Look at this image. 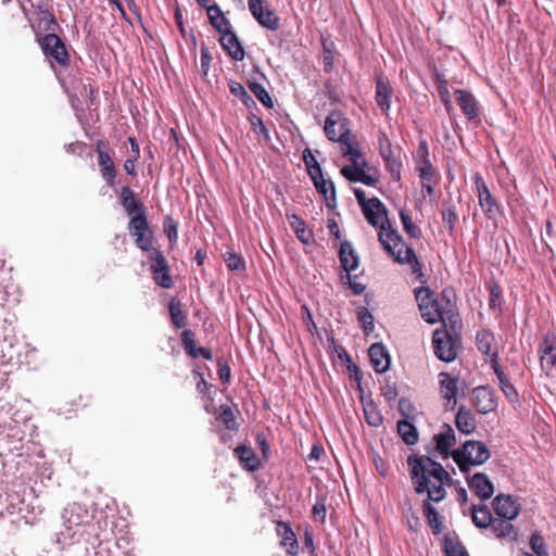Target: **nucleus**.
Instances as JSON below:
<instances>
[{
  "instance_id": "obj_3",
  "label": "nucleus",
  "mask_w": 556,
  "mask_h": 556,
  "mask_svg": "<svg viewBox=\"0 0 556 556\" xmlns=\"http://www.w3.org/2000/svg\"><path fill=\"white\" fill-rule=\"evenodd\" d=\"M415 295L418 302L421 317L429 324L442 321L445 327L448 325L452 329L457 324L456 306L444 291L440 299H432V292L429 288L415 289Z\"/></svg>"
},
{
  "instance_id": "obj_57",
  "label": "nucleus",
  "mask_w": 556,
  "mask_h": 556,
  "mask_svg": "<svg viewBox=\"0 0 556 556\" xmlns=\"http://www.w3.org/2000/svg\"><path fill=\"white\" fill-rule=\"evenodd\" d=\"M446 555L447 556H467V553L463 548L451 544V545H446Z\"/></svg>"
},
{
  "instance_id": "obj_4",
  "label": "nucleus",
  "mask_w": 556,
  "mask_h": 556,
  "mask_svg": "<svg viewBox=\"0 0 556 556\" xmlns=\"http://www.w3.org/2000/svg\"><path fill=\"white\" fill-rule=\"evenodd\" d=\"M491 454L489 448L481 441H466L462 448L452 452V457L462 471H467L470 466L484 464Z\"/></svg>"
},
{
  "instance_id": "obj_63",
  "label": "nucleus",
  "mask_w": 556,
  "mask_h": 556,
  "mask_svg": "<svg viewBox=\"0 0 556 556\" xmlns=\"http://www.w3.org/2000/svg\"><path fill=\"white\" fill-rule=\"evenodd\" d=\"M287 547V553L290 555V556H298L299 555V543L298 541H293L291 543L288 544Z\"/></svg>"
},
{
  "instance_id": "obj_17",
  "label": "nucleus",
  "mask_w": 556,
  "mask_h": 556,
  "mask_svg": "<svg viewBox=\"0 0 556 556\" xmlns=\"http://www.w3.org/2000/svg\"><path fill=\"white\" fill-rule=\"evenodd\" d=\"M119 203L125 212L130 216H146V208L142 202L136 199L134 191L130 187L125 186L119 193Z\"/></svg>"
},
{
  "instance_id": "obj_6",
  "label": "nucleus",
  "mask_w": 556,
  "mask_h": 556,
  "mask_svg": "<svg viewBox=\"0 0 556 556\" xmlns=\"http://www.w3.org/2000/svg\"><path fill=\"white\" fill-rule=\"evenodd\" d=\"M540 366L547 377H554L553 370L556 367V334L546 333L538 349Z\"/></svg>"
},
{
  "instance_id": "obj_11",
  "label": "nucleus",
  "mask_w": 556,
  "mask_h": 556,
  "mask_svg": "<svg viewBox=\"0 0 556 556\" xmlns=\"http://www.w3.org/2000/svg\"><path fill=\"white\" fill-rule=\"evenodd\" d=\"M363 213L370 225L382 227L389 223L388 212L383 203L378 198H371L363 208Z\"/></svg>"
},
{
  "instance_id": "obj_38",
  "label": "nucleus",
  "mask_w": 556,
  "mask_h": 556,
  "mask_svg": "<svg viewBox=\"0 0 556 556\" xmlns=\"http://www.w3.org/2000/svg\"><path fill=\"white\" fill-rule=\"evenodd\" d=\"M422 508L429 526L434 530L435 533H439L441 531V523L439 521V514L437 509L430 504V501H425Z\"/></svg>"
},
{
  "instance_id": "obj_24",
  "label": "nucleus",
  "mask_w": 556,
  "mask_h": 556,
  "mask_svg": "<svg viewBox=\"0 0 556 556\" xmlns=\"http://www.w3.org/2000/svg\"><path fill=\"white\" fill-rule=\"evenodd\" d=\"M478 350L491 357L493 365H496L497 345L494 336L489 331H481L477 334Z\"/></svg>"
},
{
  "instance_id": "obj_52",
  "label": "nucleus",
  "mask_w": 556,
  "mask_h": 556,
  "mask_svg": "<svg viewBox=\"0 0 556 556\" xmlns=\"http://www.w3.org/2000/svg\"><path fill=\"white\" fill-rule=\"evenodd\" d=\"M212 62V56L207 47H201V70L204 75L207 74Z\"/></svg>"
},
{
  "instance_id": "obj_23",
  "label": "nucleus",
  "mask_w": 556,
  "mask_h": 556,
  "mask_svg": "<svg viewBox=\"0 0 556 556\" xmlns=\"http://www.w3.org/2000/svg\"><path fill=\"white\" fill-rule=\"evenodd\" d=\"M311 178L314 181L316 189L324 195L327 204L330 206V202L334 201V186L332 181H328L323 177L320 167L311 169Z\"/></svg>"
},
{
  "instance_id": "obj_15",
  "label": "nucleus",
  "mask_w": 556,
  "mask_h": 556,
  "mask_svg": "<svg viewBox=\"0 0 556 556\" xmlns=\"http://www.w3.org/2000/svg\"><path fill=\"white\" fill-rule=\"evenodd\" d=\"M493 507L496 515L506 520L515 519L520 511V505L510 495L505 494H500L494 498Z\"/></svg>"
},
{
  "instance_id": "obj_51",
  "label": "nucleus",
  "mask_w": 556,
  "mask_h": 556,
  "mask_svg": "<svg viewBox=\"0 0 556 556\" xmlns=\"http://www.w3.org/2000/svg\"><path fill=\"white\" fill-rule=\"evenodd\" d=\"M313 517L316 521L324 522L326 520V505L324 501H318L313 506Z\"/></svg>"
},
{
  "instance_id": "obj_16",
  "label": "nucleus",
  "mask_w": 556,
  "mask_h": 556,
  "mask_svg": "<svg viewBox=\"0 0 556 556\" xmlns=\"http://www.w3.org/2000/svg\"><path fill=\"white\" fill-rule=\"evenodd\" d=\"M471 402L481 414H488L496 407V401L493 392L485 387L473 389Z\"/></svg>"
},
{
  "instance_id": "obj_1",
  "label": "nucleus",
  "mask_w": 556,
  "mask_h": 556,
  "mask_svg": "<svg viewBox=\"0 0 556 556\" xmlns=\"http://www.w3.org/2000/svg\"><path fill=\"white\" fill-rule=\"evenodd\" d=\"M324 129L329 140L341 143L342 154L351 162V165L341 168V174L350 181L374 186L378 181V173L368 167L358 142L348 128L346 119L339 112H332L327 117Z\"/></svg>"
},
{
  "instance_id": "obj_54",
  "label": "nucleus",
  "mask_w": 556,
  "mask_h": 556,
  "mask_svg": "<svg viewBox=\"0 0 556 556\" xmlns=\"http://www.w3.org/2000/svg\"><path fill=\"white\" fill-rule=\"evenodd\" d=\"M457 220V215L454 208H447L443 212V222L448 225V228L452 229L455 222Z\"/></svg>"
},
{
  "instance_id": "obj_29",
  "label": "nucleus",
  "mask_w": 556,
  "mask_h": 556,
  "mask_svg": "<svg viewBox=\"0 0 556 556\" xmlns=\"http://www.w3.org/2000/svg\"><path fill=\"white\" fill-rule=\"evenodd\" d=\"M455 424L457 429L464 434H470L477 428L473 415L469 409H467L464 406L459 407L458 413L456 415Z\"/></svg>"
},
{
  "instance_id": "obj_36",
  "label": "nucleus",
  "mask_w": 556,
  "mask_h": 556,
  "mask_svg": "<svg viewBox=\"0 0 556 556\" xmlns=\"http://www.w3.org/2000/svg\"><path fill=\"white\" fill-rule=\"evenodd\" d=\"M169 314L173 324L177 328H184L187 325V317L181 309V304L179 301L172 299L169 302Z\"/></svg>"
},
{
  "instance_id": "obj_26",
  "label": "nucleus",
  "mask_w": 556,
  "mask_h": 556,
  "mask_svg": "<svg viewBox=\"0 0 556 556\" xmlns=\"http://www.w3.org/2000/svg\"><path fill=\"white\" fill-rule=\"evenodd\" d=\"M390 254L395 258L396 262L401 264H410L414 274L420 273L421 266L415 255V252L404 242L403 249L399 245L394 249V251H391Z\"/></svg>"
},
{
  "instance_id": "obj_22",
  "label": "nucleus",
  "mask_w": 556,
  "mask_h": 556,
  "mask_svg": "<svg viewBox=\"0 0 556 556\" xmlns=\"http://www.w3.org/2000/svg\"><path fill=\"white\" fill-rule=\"evenodd\" d=\"M455 96L463 113L469 119H475L479 116L478 102L470 92L459 89L455 91Z\"/></svg>"
},
{
  "instance_id": "obj_37",
  "label": "nucleus",
  "mask_w": 556,
  "mask_h": 556,
  "mask_svg": "<svg viewBox=\"0 0 556 556\" xmlns=\"http://www.w3.org/2000/svg\"><path fill=\"white\" fill-rule=\"evenodd\" d=\"M494 372L498 380V384L503 391V393L510 400L514 401L517 393L514 386L509 382L505 374L497 367V365H493Z\"/></svg>"
},
{
  "instance_id": "obj_40",
  "label": "nucleus",
  "mask_w": 556,
  "mask_h": 556,
  "mask_svg": "<svg viewBox=\"0 0 556 556\" xmlns=\"http://www.w3.org/2000/svg\"><path fill=\"white\" fill-rule=\"evenodd\" d=\"M364 414L368 425L379 427L382 424V416L374 403L370 402L364 405Z\"/></svg>"
},
{
  "instance_id": "obj_61",
  "label": "nucleus",
  "mask_w": 556,
  "mask_h": 556,
  "mask_svg": "<svg viewBox=\"0 0 556 556\" xmlns=\"http://www.w3.org/2000/svg\"><path fill=\"white\" fill-rule=\"evenodd\" d=\"M254 118L257 121V132L258 135H263L264 139L267 141L269 139V134L265 125L263 124L262 119L257 116H254Z\"/></svg>"
},
{
  "instance_id": "obj_64",
  "label": "nucleus",
  "mask_w": 556,
  "mask_h": 556,
  "mask_svg": "<svg viewBox=\"0 0 556 556\" xmlns=\"http://www.w3.org/2000/svg\"><path fill=\"white\" fill-rule=\"evenodd\" d=\"M135 161L136 159H127L124 163V168L127 174L135 175Z\"/></svg>"
},
{
  "instance_id": "obj_50",
  "label": "nucleus",
  "mask_w": 556,
  "mask_h": 556,
  "mask_svg": "<svg viewBox=\"0 0 556 556\" xmlns=\"http://www.w3.org/2000/svg\"><path fill=\"white\" fill-rule=\"evenodd\" d=\"M379 147L381 155L388 160L391 155V143L387 135L383 132H380L379 135Z\"/></svg>"
},
{
  "instance_id": "obj_18",
  "label": "nucleus",
  "mask_w": 556,
  "mask_h": 556,
  "mask_svg": "<svg viewBox=\"0 0 556 556\" xmlns=\"http://www.w3.org/2000/svg\"><path fill=\"white\" fill-rule=\"evenodd\" d=\"M153 279L155 282L163 288H170L173 285L172 278L168 275V266L165 257L157 251H155L154 263L151 266Z\"/></svg>"
},
{
  "instance_id": "obj_28",
  "label": "nucleus",
  "mask_w": 556,
  "mask_h": 556,
  "mask_svg": "<svg viewBox=\"0 0 556 556\" xmlns=\"http://www.w3.org/2000/svg\"><path fill=\"white\" fill-rule=\"evenodd\" d=\"M235 455L239 459L240 464L248 470L254 471L260 466V459L255 455L252 448L245 445H239L235 450Z\"/></svg>"
},
{
  "instance_id": "obj_47",
  "label": "nucleus",
  "mask_w": 556,
  "mask_h": 556,
  "mask_svg": "<svg viewBox=\"0 0 556 556\" xmlns=\"http://www.w3.org/2000/svg\"><path fill=\"white\" fill-rule=\"evenodd\" d=\"M530 545H531L532 551L538 556H546L547 555L543 538L540 534H538V533L532 534L531 540H530Z\"/></svg>"
},
{
  "instance_id": "obj_32",
  "label": "nucleus",
  "mask_w": 556,
  "mask_h": 556,
  "mask_svg": "<svg viewBox=\"0 0 556 556\" xmlns=\"http://www.w3.org/2000/svg\"><path fill=\"white\" fill-rule=\"evenodd\" d=\"M340 261L342 263V267L346 271H352L358 266V257L355 254L351 243L343 242L340 248Z\"/></svg>"
},
{
  "instance_id": "obj_56",
  "label": "nucleus",
  "mask_w": 556,
  "mask_h": 556,
  "mask_svg": "<svg viewBox=\"0 0 556 556\" xmlns=\"http://www.w3.org/2000/svg\"><path fill=\"white\" fill-rule=\"evenodd\" d=\"M491 292V299H490V305L492 307H497L500 305L498 299L501 295V289L498 286H493L490 290Z\"/></svg>"
},
{
  "instance_id": "obj_20",
  "label": "nucleus",
  "mask_w": 556,
  "mask_h": 556,
  "mask_svg": "<svg viewBox=\"0 0 556 556\" xmlns=\"http://www.w3.org/2000/svg\"><path fill=\"white\" fill-rule=\"evenodd\" d=\"M370 362L379 374L386 372L390 367V356L382 343H374L368 351Z\"/></svg>"
},
{
  "instance_id": "obj_33",
  "label": "nucleus",
  "mask_w": 556,
  "mask_h": 556,
  "mask_svg": "<svg viewBox=\"0 0 556 556\" xmlns=\"http://www.w3.org/2000/svg\"><path fill=\"white\" fill-rule=\"evenodd\" d=\"M471 518L478 528H488L493 521L491 511L485 505L473 506Z\"/></svg>"
},
{
  "instance_id": "obj_49",
  "label": "nucleus",
  "mask_w": 556,
  "mask_h": 556,
  "mask_svg": "<svg viewBox=\"0 0 556 556\" xmlns=\"http://www.w3.org/2000/svg\"><path fill=\"white\" fill-rule=\"evenodd\" d=\"M421 180H432L434 169L428 160H424L421 165L418 166Z\"/></svg>"
},
{
  "instance_id": "obj_39",
  "label": "nucleus",
  "mask_w": 556,
  "mask_h": 556,
  "mask_svg": "<svg viewBox=\"0 0 556 556\" xmlns=\"http://www.w3.org/2000/svg\"><path fill=\"white\" fill-rule=\"evenodd\" d=\"M508 521L509 520L492 521V529L497 538H508L515 535L514 526Z\"/></svg>"
},
{
  "instance_id": "obj_31",
  "label": "nucleus",
  "mask_w": 556,
  "mask_h": 556,
  "mask_svg": "<svg viewBox=\"0 0 556 556\" xmlns=\"http://www.w3.org/2000/svg\"><path fill=\"white\" fill-rule=\"evenodd\" d=\"M392 96V89L382 77H378L376 86V101L380 109L387 112L390 109V99Z\"/></svg>"
},
{
  "instance_id": "obj_2",
  "label": "nucleus",
  "mask_w": 556,
  "mask_h": 556,
  "mask_svg": "<svg viewBox=\"0 0 556 556\" xmlns=\"http://www.w3.org/2000/svg\"><path fill=\"white\" fill-rule=\"evenodd\" d=\"M412 481L416 493L427 492L426 501L441 502L446 496L445 483L450 480L448 472L441 464L430 457H409Z\"/></svg>"
},
{
  "instance_id": "obj_9",
  "label": "nucleus",
  "mask_w": 556,
  "mask_h": 556,
  "mask_svg": "<svg viewBox=\"0 0 556 556\" xmlns=\"http://www.w3.org/2000/svg\"><path fill=\"white\" fill-rule=\"evenodd\" d=\"M62 518L66 530L73 531V533H68V536H73L76 533L75 529L81 527L86 522L88 511L81 505L73 503L64 508Z\"/></svg>"
},
{
  "instance_id": "obj_45",
  "label": "nucleus",
  "mask_w": 556,
  "mask_h": 556,
  "mask_svg": "<svg viewBox=\"0 0 556 556\" xmlns=\"http://www.w3.org/2000/svg\"><path fill=\"white\" fill-rule=\"evenodd\" d=\"M357 317L366 332L374 330V317L366 307H358Z\"/></svg>"
},
{
  "instance_id": "obj_13",
  "label": "nucleus",
  "mask_w": 556,
  "mask_h": 556,
  "mask_svg": "<svg viewBox=\"0 0 556 556\" xmlns=\"http://www.w3.org/2000/svg\"><path fill=\"white\" fill-rule=\"evenodd\" d=\"M440 391L443 399L446 401L445 407L454 409L456 406V396L459 390V380L456 377H452L447 372H441L439 375Z\"/></svg>"
},
{
  "instance_id": "obj_44",
  "label": "nucleus",
  "mask_w": 556,
  "mask_h": 556,
  "mask_svg": "<svg viewBox=\"0 0 556 556\" xmlns=\"http://www.w3.org/2000/svg\"><path fill=\"white\" fill-rule=\"evenodd\" d=\"M230 91L233 96L239 98L247 106L254 103L253 98L248 93L245 88L239 83H231Z\"/></svg>"
},
{
  "instance_id": "obj_21",
  "label": "nucleus",
  "mask_w": 556,
  "mask_h": 556,
  "mask_svg": "<svg viewBox=\"0 0 556 556\" xmlns=\"http://www.w3.org/2000/svg\"><path fill=\"white\" fill-rule=\"evenodd\" d=\"M435 450L442 458L446 459L452 453L450 448L456 443V435L451 426L445 425L444 430L434 435Z\"/></svg>"
},
{
  "instance_id": "obj_58",
  "label": "nucleus",
  "mask_w": 556,
  "mask_h": 556,
  "mask_svg": "<svg viewBox=\"0 0 556 556\" xmlns=\"http://www.w3.org/2000/svg\"><path fill=\"white\" fill-rule=\"evenodd\" d=\"M219 379L226 383L230 379V367L228 365H222L218 369Z\"/></svg>"
},
{
  "instance_id": "obj_53",
  "label": "nucleus",
  "mask_w": 556,
  "mask_h": 556,
  "mask_svg": "<svg viewBox=\"0 0 556 556\" xmlns=\"http://www.w3.org/2000/svg\"><path fill=\"white\" fill-rule=\"evenodd\" d=\"M281 527L283 528L281 544H283L285 546H288L289 543L296 541L294 532L288 525L280 521V528Z\"/></svg>"
},
{
  "instance_id": "obj_62",
  "label": "nucleus",
  "mask_w": 556,
  "mask_h": 556,
  "mask_svg": "<svg viewBox=\"0 0 556 556\" xmlns=\"http://www.w3.org/2000/svg\"><path fill=\"white\" fill-rule=\"evenodd\" d=\"M165 230H166L169 241H174L177 239L178 233H177V226L175 224L169 225L168 227H166Z\"/></svg>"
},
{
  "instance_id": "obj_12",
  "label": "nucleus",
  "mask_w": 556,
  "mask_h": 556,
  "mask_svg": "<svg viewBox=\"0 0 556 556\" xmlns=\"http://www.w3.org/2000/svg\"><path fill=\"white\" fill-rule=\"evenodd\" d=\"M249 9L261 25L269 29H276L278 27V17L273 11L268 10L264 1L249 0Z\"/></svg>"
},
{
  "instance_id": "obj_43",
  "label": "nucleus",
  "mask_w": 556,
  "mask_h": 556,
  "mask_svg": "<svg viewBox=\"0 0 556 556\" xmlns=\"http://www.w3.org/2000/svg\"><path fill=\"white\" fill-rule=\"evenodd\" d=\"M217 419L225 425L227 429L236 428V417L232 409L228 406H222L220 413L217 416Z\"/></svg>"
},
{
  "instance_id": "obj_27",
  "label": "nucleus",
  "mask_w": 556,
  "mask_h": 556,
  "mask_svg": "<svg viewBox=\"0 0 556 556\" xmlns=\"http://www.w3.org/2000/svg\"><path fill=\"white\" fill-rule=\"evenodd\" d=\"M379 241L383 249L390 253L391 251H394L396 247L400 245V248L403 249V241L400 238V236L391 229L390 224L380 227L379 231Z\"/></svg>"
},
{
  "instance_id": "obj_60",
  "label": "nucleus",
  "mask_w": 556,
  "mask_h": 556,
  "mask_svg": "<svg viewBox=\"0 0 556 556\" xmlns=\"http://www.w3.org/2000/svg\"><path fill=\"white\" fill-rule=\"evenodd\" d=\"M354 194H355V198H356L358 204L362 206V210H363L366 206V203H368V200L365 197V192L362 189L356 188L354 190Z\"/></svg>"
},
{
  "instance_id": "obj_14",
  "label": "nucleus",
  "mask_w": 556,
  "mask_h": 556,
  "mask_svg": "<svg viewBox=\"0 0 556 556\" xmlns=\"http://www.w3.org/2000/svg\"><path fill=\"white\" fill-rule=\"evenodd\" d=\"M475 181L477 186L479 205L489 218H493L498 211L496 201L480 175H476Z\"/></svg>"
},
{
  "instance_id": "obj_25",
  "label": "nucleus",
  "mask_w": 556,
  "mask_h": 556,
  "mask_svg": "<svg viewBox=\"0 0 556 556\" xmlns=\"http://www.w3.org/2000/svg\"><path fill=\"white\" fill-rule=\"evenodd\" d=\"M220 43L233 60L241 61L244 58V50L230 29L222 34Z\"/></svg>"
},
{
  "instance_id": "obj_19",
  "label": "nucleus",
  "mask_w": 556,
  "mask_h": 556,
  "mask_svg": "<svg viewBox=\"0 0 556 556\" xmlns=\"http://www.w3.org/2000/svg\"><path fill=\"white\" fill-rule=\"evenodd\" d=\"M468 484L481 500H489L494 493L493 483L482 472H477L468 479Z\"/></svg>"
},
{
  "instance_id": "obj_7",
  "label": "nucleus",
  "mask_w": 556,
  "mask_h": 556,
  "mask_svg": "<svg viewBox=\"0 0 556 556\" xmlns=\"http://www.w3.org/2000/svg\"><path fill=\"white\" fill-rule=\"evenodd\" d=\"M130 233L135 237L136 245L142 251H149L152 248V235L149 229L147 216H132L128 224Z\"/></svg>"
},
{
  "instance_id": "obj_30",
  "label": "nucleus",
  "mask_w": 556,
  "mask_h": 556,
  "mask_svg": "<svg viewBox=\"0 0 556 556\" xmlns=\"http://www.w3.org/2000/svg\"><path fill=\"white\" fill-rule=\"evenodd\" d=\"M206 12L210 18L211 25L219 33L223 34L229 30V21L224 16L217 4L206 7Z\"/></svg>"
},
{
  "instance_id": "obj_46",
  "label": "nucleus",
  "mask_w": 556,
  "mask_h": 556,
  "mask_svg": "<svg viewBox=\"0 0 556 556\" xmlns=\"http://www.w3.org/2000/svg\"><path fill=\"white\" fill-rule=\"evenodd\" d=\"M400 216L405 231L410 237L418 238L420 229L413 223L412 218L404 211H401Z\"/></svg>"
},
{
  "instance_id": "obj_41",
  "label": "nucleus",
  "mask_w": 556,
  "mask_h": 556,
  "mask_svg": "<svg viewBox=\"0 0 556 556\" xmlns=\"http://www.w3.org/2000/svg\"><path fill=\"white\" fill-rule=\"evenodd\" d=\"M250 89L266 108H273L274 103L271 101V98L269 97L268 92L266 91L263 85L258 83H251Z\"/></svg>"
},
{
  "instance_id": "obj_5",
  "label": "nucleus",
  "mask_w": 556,
  "mask_h": 556,
  "mask_svg": "<svg viewBox=\"0 0 556 556\" xmlns=\"http://www.w3.org/2000/svg\"><path fill=\"white\" fill-rule=\"evenodd\" d=\"M434 354L443 362H452L456 358L457 341L444 330L437 329L432 338Z\"/></svg>"
},
{
  "instance_id": "obj_34",
  "label": "nucleus",
  "mask_w": 556,
  "mask_h": 556,
  "mask_svg": "<svg viewBox=\"0 0 556 556\" xmlns=\"http://www.w3.org/2000/svg\"><path fill=\"white\" fill-rule=\"evenodd\" d=\"M288 219L299 240L304 244H308L312 240V233L306 229L305 223L295 215L289 216Z\"/></svg>"
},
{
  "instance_id": "obj_42",
  "label": "nucleus",
  "mask_w": 556,
  "mask_h": 556,
  "mask_svg": "<svg viewBox=\"0 0 556 556\" xmlns=\"http://www.w3.org/2000/svg\"><path fill=\"white\" fill-rule=\"evenodd\" d=\"M225 263L231 270H243L245 268L244 260L235 252H227L225 254Z\"/></svg>"
},
{
  "instance_id": "obj_55",
  "label": "nucleus",
  "mask_w": 556,
  "mask_h": 556,
  "mask_svg": "<svg viewBox=\"0 0 556 556\" xmlns=\"http://www.w3.org/2000/svg\"><path fill=\"white\" fill-rule=\"evenodd\" d=\"M304 161L308 168V173L311 174V169H315L316 167H320L315 159V156L311 153V151L306 150L304 152Z\"/></svg>"
},
{
  "instance_id": "obj_48",
  "label": "nucleus",
  "mask_w": 556,
  "mask_h": 556,
  "mask_svg": "<svg viewBox=\"0 0 556 556\" xmlns=\"http://www.w3.org/2000/svg\"><path fill=\"white\" fill-rule=\"evenodd\" d=\"M182 341L186 352L194 358L199 357V353L195 352L197 348L194 344V340L192 339V334L189 330H185L182 332Z\"/></svg>"
},
{
  "instance_id": "obj_59",
  "label": "nucleus",
  "mask_w": 556,
  "mask_h": 556,
  "mask_svg": "<svg viewBox=\"0 0 556 556\" xmlns=\"http://www.w3.org/2000/svg\"><path fill=\"white\" fill-rule=\"evenodd\" d=\"M440 94L442 97V100H443L446 109L451 110L452 103H451L450 92H448L446 86H444V85L440 86Z\"/></svg>"
},
{
  "instance_id": "obj_10",
  "label": "nucleus",
  "mask_w": 556,
  "mask_h": 556,
  "mask_svg": "<svg viewBox=\"0 0 556 556\" xmlns=\"http://www.w3.org/2000/svg\"><path fill=\"white\" fill-rule=\"evenodd\" d=\"M98 163L100 166L101 175L110 187H114L116 169L114 162L106 151V143L102 140L97 142Z\"/></svg>"
},
{
  "instance_id": "obj_35",
  "label": "nucleus",
  "mask_w": 556,
  "mask_h": 556,
  "mask_svg": "<svg viewBox=\"0 0 556 556\" xmlns=\"http://www.w3.org/2000/svg\"><path fill=\"white\" fill-rule=\"evenodd\" d=\"M397 432L406 444H415L418 440L415 426L406 420L397 421Z\"/></svg>"
},
{
  "instance_id": "obj_8",
  "label": "nucleus",
  "mask_w": 556,
  "mask_h": 556,
  "mask_svg": "<svg viewBox=\"0 0 556 556\" xmlns=\"http://www.w3.org/2000/svg\"><path fill=\"white\" fill-rule=\"evenodd\" d=\"M40 47L47 58H50L61 65L67 62V52L64 43L55 34H48L40 40Z\"/></svg>"
}]
</instances>
